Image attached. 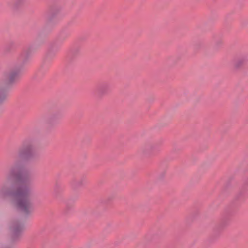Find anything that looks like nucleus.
I'll return each mask as SVG.
<instances>
[{
	"instance_id": "f03ea898",
	"label": "nucleus",
	"mask_w": 248,
	"mask_h": 248,
	"mask_svg": "<svg viewBox=\"0 0 248 248\" xmlns=\"http://www.w3.org/2000/svg\"><path fill=\"white\" fill-rule=\"evenodd\" d=\"M21 72V68H16L5 73L0 80V90L7 94L8 89L16 81Z\"/></svg>"
},
{
	"instance_id": "39448f33",
	"label": "nucleus",
	"mask_w": 248,
	"mask_h": 248,
	"mask_svg": "<svg viewBox=\"0 0 248 248\" xmlns=\"http://www.w3.org/2000/svg\"><path fill=\"white\" fill-rule=\"evenodd\" d=\"M26 0H15L14 2L12 9L14 11L21 9L25 5Z\"/></svg>"
},
{
	"instance_id": "7ed1b4c3",
	"label": "nucleus",
	"mask_w": 248,
	"mask_h": 248,
	"mask_svg": "<svg viewBox=\"0 0 248 248\" xmlns=\"http://www.w3.org/2000/svg\"><path fill=\"white\" fill-rule=\"evenodd\" d=\"M12 232V237L13 240H16L20 235L23 230V224L21 222L13 223L10 227Z\"/></svg>"
},
{
	"instance_id": "0eeeda50",
	"label": "nucleus",
	"mask_w": 248,
	"mask_h": 248,
	"mask_svg": "<svg viewBox=\"0 0 248 248\" xmlns=\"http://www.w3.org/2000/svg\"><path fill=\"white\" fill-rule=\"evenodd\" d=\"M244 62V60L243 59H239L237 60L234 63V67L236 69L241 67Z\"/></svg>"
},
{
	"instance_id": "1a4fd4ad",
	"label": "nucleus",
	"mask_w": 248,
	"mask_h": 248,
	"mask_svg": "<svg viewBox=\"0 0 248 248\" xmlns=\"http://www.w3.org/2000/svg\"><path fill=\"white\" fill-rule=\"evenodd\" d=\"M56 16V14L52 11L49 12L46 16V19L48 22H51Z\"/></svg>"
},
{
	"instance_id": "f257e3e1",
	"label": "nucleus",
	"mask_w": 248,
	"mask_h": 248,
	"mask_svg": "<svg viewBox=\"0 0 248 248\" xmlns=\"http://www.w3.org/2000/svg\"><path fill=\"white\" fill-rule=\"evenodd\" d=\"M34 155L33 141L31 139L25 140L18 148L16 160L9 168L5 175V183L0 187V199L9 198L13 204L27 214L32 211V203L31 200L32 189L26 184L13 182L21 171L22 161L32 159Z\"/></svg>"
},
{
	"instance_id": "6e6552de",
	"label": "nucleus",
	"mask_w": 248,
	"mask_h": 248,
	"mask_svg": "<svg viewBox=\"0 0 248 248\" xmlns=\"http://www.w3.org/2000/svg\"><path fill=\"white\" fill-rule=\"evenodd\" d=\"M7 97V94L0 90V104L3 103L6 100Z\"/></svg>"
},
{
	"instance_id": "20e7f679",
	"label": "nucleus",
	"mask_w": 248,
	"mask_h": 248,
	"mask_svg": "<svg viewBox=\"0 0 248 248\" xmlns=\"http://www.w3.org/2000/svg\"><path fill=\"white\" fill-rule=\"evenodd\" d=\"M109 92L110 85L108 83H103L100 85L97 89V93L100 97L107 95Z\"/></svg>"
},
{
	"instance_id": "423d86ee",
	"label": "nucleus",
	"mask_w": 248,
	"mask_h": 248,
	"mask_svg": "<svg viewBox=\"0 0 248 248\" xmlns=\"http://www.w3.org/2000/svg\"><path fill=\"white\" fill-rule=\"evenodd\" d=\"M85 183H86L85 179L84 178H80L79 179L75 180L73 182V185L75 187H80V186H83V185H84L85 184Z\"/></svg>"
},
{
	"instance_id": "9d476101",
	"label": "nucleus",
	"mask_w": 248,
	"mask_h": 248,
	"mask_svg": "<svg viewBox=\"0 0 248 248\" xmlns=\"http://www.w3.org/2000/svg\"><path fill=\"white\" fill-rule=\"evenodd\" d=\"M56 119H57L56 116H55L53 115H51L49 118L48 123H50V124L54 123L55 122V120Z\"/></svg>"
}]
</instances>
